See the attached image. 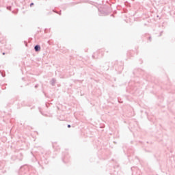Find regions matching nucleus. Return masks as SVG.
I'll use <instances>...</instances> for the list:
<instances>
[{"label":"nucleus","instance_id":"obj_8","mask_svg":"<svg viewBox=\"0 0 175 175\" xmlns=\"http://www.w3.org/2000/svg\"><path fill=\"white\" fill-rule=\"evenodd\" d=\"M35 87H36H36H38V85H36Z\"/></svg>","mask_w":175,"mask_h":175},{"label":"nucleus","instance_id":"obj_1","mask_svg":"<svg viewBox=\"0 0 175 175\" xmlns=\"http://www.w3.org/2000/svg\"><path fill=\"white\" fill-rule=\"evenodd\" d=\"M35 51H40V45L37 44L34 46Z\"/></svg>","mask_w":175,"mask_h":175},{"label":"nucleus","instance_id":"obj_7","mask_svg":"<svg viewBox=\"0 0 175 175\" xmlns=\"http://www.w3.org/2000/svg\"><path fill=\"white\" fill-rule=\"evenodd\" d=\"M3 77H4L5 76L3 75H2Z\"/></svg>","mask_w":175,"mask_h":175},{"label":"nucleus","instance_id":"obj_6","mask_svg":"<svg viewBox=\"0 0 175 175\" xmlns=\"http://www.w3.org/2000/svg\"><path fill=\"white\" fill-rule=\"evenodd\" d=\"M3 55H5V53H3Z\"/></svg>","mask_w":175,"mask_h":175},{"label":"nucleus","instance_id":"obj_5","mask_svg":"<svg viewBox=\"0 0 175 175\" xmlns=\"http://www.w3.org/2000/svg\"><path fill=\"white\" fill-rule=\"evenodd\" d=\"M67 126H68V128H70L71 126H70V124H68Z\"/></svg>","mask_w":175,"mask_h":175},{"label":"nucleus","instance_id":"obj_3","mask_svg":"<svg viewBox=\"0 0 175 175\" xmlns=\"http://www.w3.org/2000/svg\"><path fill=\"white\" fill-rule=\"evenodd\" d=\"M7 9H8V10H10V9H12V7H7Z\"/></svg>","mask_w":175,"mask_h":175},{"label":"nucleus","instance_id":"obj_2","mask_svg":"<svg viewBox=\"0 0 175 175\" xmlns=\"http://www.w3.org/2000/svg\"><path fill=\"white\" fill-rule=\"evenodd\" d=\"M55 79H52V80L51 81V85H54L55 84Z\"/></svg>","mask_w":175,"mask_h":175},{"label":"nucleus","instance_id":"obj_4","mask_svg":"<svg viewBox=\"0 0 175 175\" xmlns=\"http://www.w3.org/2000/svg\"><path fill=\"white\" fill-rule=\"evenodd\" d=\"M30 6H31V7L33 6V3H31L30 4Z\"/></svg>","mask_w":175,"mask_h":175}]
</instances>
